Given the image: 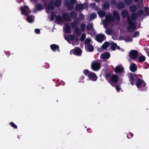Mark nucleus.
Here are the masks:
<instances>
[{"label": "nucleus", "mask_w": 149, "mask_h": 149, "mask_svg": "<svg viewBox=\"0 0 149 149\" xmlns=\"http://www.w3.org/2000/svg\"><path fill=\"white\" fill-rule=\"evenodd\" d=\"M114 19V18L110 14L107 15L105 17V19L102 21L104 28H106V25L113 21Z\"/></svg>", "instance_id": "obj_1"}, {"label": "nucleus", "mask_w": 149, "mask_h": 149, "mask_svg": "<svg viewBox=\"0 0 149 149\" xmlns=\"http://www.w3.org/2000/svg\"><path fill=\"white\" fill-rule=\"evenodd\" d=\"M128 21L129 24V25L127 27V30L132 32L134 31L136 29V26L134 23L132 22L130 17H128Z\"/></svg>", "instance_id": "obj_2"}, {"label": "nucleus", "mask_w": 149, "mask_h": 149, "mask_svg": "<svg viewBox=\"0 0 149 149\" xmlns=\"http://www.w3.org/2000/svg\"><path fill=\"white\" fill-rule=\"evenodd\" d=\"M82 51L81 49L79 47H76L70 51L71 54H73L77 56H80L81 55Z\"/></svg>", "instance_id": "obj_3"}, {"label": "nucleus", "mask_w": 149, "mask_h": 149, "mask_svg": "<svg viewBox=\"0 0 149 149\" xmlns=\"http://www.w3.org/2000/svg\"><path fill=\"white\" fill-rule=\"evenodd\" d=\"M129 56L132 59L136 61L138 57V52L135 50H132L129 53Z\"/></svg>", "instance_id": "obj_4"}, {"label": "nucleus", "mask_w": 149, "mask_h": 149, "mask_svg": "<svg viewBox=\"0 0 149 149\" xmlns=\"http://www.w3.org/2000/svg\"><path fill=\"white\" fill-rule=\"evenodd\" d=\"M22 14L25 15H27L30 14L31 11L30 10L29 7L26 6L21 7L20 8Z\"/></svg>", "instance_id": "obj_5"}, {"label": "nucleus", "mask_w": 149, "mask_h": 149, "mask_svg": "<svg viewBox=\"0 0 149 149\" xmlns=\"http://www.w3.org/2000/svg\"><path fill=\"white\" fill-rule=\"evenodd\" d=\"M100 64L98 62L94 61L91 64V68L94 71H97L100 68Z\"/></svg>", "instance_id": "obj_6"}, {"label": "nucleus", "mask_w": 149, "mask_h": 149, "mask_svg": "<svg viewBox=\"0 0 149 149\" xmlns=\"http://www.w3.org/2000/svg\"><path fill=\"white\" fill-rule=\"evenodd\" d=\"M79 24V21L77 18L75 19L73 22L71 23V25L72 27L74 29L78 28V25Z\"/></svg>", "instance_id": "obj_7"}, {"label": "nucleus", "mask_w": 149, "mask_h": 149, "mask_svg": "<svg viewBox=\"0 0 149 149\" xmlns=\"http://www.w3.org/2000/svg\"><path fill=\"white\" fill-rule=\"evenodd\" d=\"M146 84L145 82L140 79H139L137 81V82L136 84V85L137 87L139 88L141 87H143L146 86Z\"/></svg>", "instance_id": "obj_8"}, {"label": "nucleus", "mask_w": 149, "mask_h": 149, "mask_svg": "<svg viewBox=\"0 0 149 149\" xmlns=\"http://www.w3.org/2000/svg\"><path fill=\"white\" fill-rule=\"evenodd\" d=\"M88 77L89 79L92 81H96L97 79V77L95 74L91 72L88 74Z\"/></svg>", "instance_id": "obj_9"}, {"label": "nucleus", "mask_w": 149, "mask_h": 149, "mask_svg": "<svg viewBox=\"0 0 149 149\" xmlns=\"http://www.w3.org/2000/svg\"><path fill=\"white\" fill-rule=\"evenodd\" d=\"M47 8L50 10H52L54 9V1L52 0L49 2L47 6Z\"/></svg>", "instance_id": "obj_10"}, {"label": "nucleus", "mask_w": 149, "mask_h": 149, "mask_svg": "<svg viewBox=\"0 0 149 149\" xmlns=\"http://www.w3.org/2000/svg\"><path fill=\"white\" fill-rule=\"evenodd\" d=\"M105 38V36L102 34H99L96 36V40L99 42H101Z\"/></svg>", "instance_id": "obj_11"}, {"label": "nucleus", "mask_w": 149, "mask_h": 149, "mask_svg": "<svg viewBox=\"0 0 149 149\" xmlns=\"http://www.w3.org/2000/svg\"><path fill=\"white\" fill-rule=\"evenodd\" d=\"M50 47L52 50L54 52H55L57 50L58 52L60 51L59 46L56 44H52L50 45Z\"/></svg>", "instance_id": "obj_12"}, {"label": "nucleus", "mask_w": 149, "mask_h": 149, "mask_svg": "<svg viewBox=\"0 0 149 149\" xmlns=\"http://www.w3.org/2000/svg\"><path fill=\"white\" fill-rule=\"evenodd\" d=\"M65 5L68 7V9L70 10H72L73 8V5L70 4L68 1H65Z\"/></svg>", "instance_id": "obj_13"}, {"label": "nucleus", "mask_w": 149, "mask_h": 149, "mask_svg": "<svg viewBox=\"0 0 149 149\" xmlns=\"http://www.w3.org/2000/svg\"><path fill=\"white\" fill-rule=\"evenodd\" d=\"M62 17L65 20L70 21L71 20V18L68 14L66 13L63 14Z\"/></svg>", "instance_id": "obj_14"}, {"label": "nucleus", "mask_w": 149, "mask_h": 149, "mask_svg": "<svg viewBox=\"0 0 149 149\" xmlns=\"http://www.w3.org/2000/svg\"><path fill=\"white\" fill-rule=\"evenodd\" d=\"M110 57V54L109 52H105L101 54V57L103 59L108 58Z\"/></svg>", "instance_id": "obj_15"}, {"label": "nucleus", "mask_w": 149, "mask_h": 149, "mask_svg": "<svg viewBox=\"0 0 149 149\" xmlns=\"http://www.w3.org/2000/svg\"><path fill=\"white\" fill-rule=\"evenodd\" d=\"M124 69L123 66L120 65L116 66L115 69L116 72H120L122 71Z\"/></svg>", "instance_id": "obj_16"}, {"label": "nucleus", "mask_w": 149, "mask_h": 149, "mask_svg": "<svg viewBox=\"0 0 149 149\" xmlns=\"http://www.w3.org/2000/svg\"><path fill=\"white\" fill-rule=\"evenodd\" d=\"M92 24L91 23H89L88 24L87 29L88 30L92 32L91 34H93L95 33L94 29L92 27Z\"/></svg>", "instance_id": "obj_17"}, {"label": "nucleus", "mask_w": 149, "mask_h": 149, "mask_svg": "<svg viewBox=\"0 0 149 149\" xmlns=\"http://www.w3.org/2000/svg\"><path fill=\"white\" fill-rule=\"evenodd\" d=\"M110 44L111 45V48L113 50H115L116 49V47L118 49H120V47L117 46L116 43H114L112 42H110Z\"/></svg>", "instance_id": "obj_18"}, {"label": "nucleus", "mask_w": 149, "mask_h": 149, "mask_svg": "<svg viewBox=\"0 0 149 149\" xmlns=\"http://www.w3.org/2000/svg\"><path fill=\"white\" fill-rule=\"evenodd\" d=\"M130 68L131 71H135L137 70L136 66L135 63H132L130 65Z\"/></svg>", "instance_id": "obj_19"}, {"label": "nucleus", "mask_w": 149, "mask_h": 149, "mask_svg": "<svg viewBox=\"0 0 149 149\" xmlns=\"http://www.w3.org/2000/svg\"><path fill=\"white\" fill-rule=\"evenodd\" d=\"M65 31L68 33H70L71 32V30L69 25L66 24L65 26Z\"/></svg>", "instance_id": "obj_20"}, {"label": "nucleus", "mask_w": 149, "mask_h": 149, "mask_svg": "<svg viewBox=\"0 0 149 149\" xmlns=\"http://www.w3.org/2000/svg\"><path fill=\"white\" fill-rule=\"evenodd\" d=\"M36 9L38 11H40L44 9L42 5L40 3H38L35 6Z\"/></svg>", "instance_id": "obj_21"}, {"label": "nucleus", "mask_w": 149, "mask_h": 149, "mask_svg": "<svg viewBox=\"0 0 149 149\" xmlns=\"http://www.w3.org/2000/svg\"><path fill=\"white\" fill-rule=\"evenodd\" d=\"M118 77L116 75L113 74L111 76V79L114 83H116L118 81Z\"/></svg>", "instance_id": "obj_22"}, {"label": "nucleus", "mask_w": 149, "mask_h": 149, "mask_svg": "<svg viewBox=\"0 0 149 149\" xmlns=\"http://www.w3.org/2000/svg\"><path fill=\"white\" fill-rule=\"evenodd\" d=\"M84 3L76 5L75 7V9L76 11L80 10L84 6Z\"/></svg>", "instance_id": "obj_23"}, {"label": "nucleus", "mask_w": 149, "mask_h": 149, "mask_svg": "<svg viewBox=\"0 0 149 149\" xmlns=\"http://www.w3.org/2000/svg\"><path fill=\"white\" fill-rule=\"evenodd\" d=\"M33 17V16L32 15H27L26 18L27 21L30 23L33 22L34 21Z\"/></svg>", "instance_id": "obj_24"}, {"label": "nucleus", "mask_w": 149, "mask_h": 149, "mask_svg": "<svg viewBox=\"0 0 149 149\" xmlns=\"http://www.w3.org/2000/svg\"><path fill=\"white\" fill-rule=\"evenodd\" d=\"M61 0H56L54 3L55 6L57 8L59 7L61 5Z\"/></svg>", "instance_id": "obj_25"}, {"label": "nucleus", "mask_w": 149, "mask_h": 149, "mask_svg": "<svg viewBox=\"0 0 149 149\" xmlns=\"http://www.w3.org/2000/svg\"><path fill=\"white\" fill-rule=\"evenodd\" d=\"M86 47V49L88 50L89 52L93 51L94 49L93 46L91 44L87 45Z\"/></svg>", "instance_id": "obj_26"}, {"label": "nucleus", "mask_w": 149, "mask_h": 149, "mask_svg": "<svg viewBox=\"0 0 149 149\" xmlns=\"http://www.w3.org/2000/svg\"><path fill=\"white\" fill-rule=\"evenodd\" d=\"M113 15L114 18H116L117 20H119L120 19V17L118 13L116 11H114L113 13Z\"/></svg>", "instance_id": "obj_27"}, {"label": "nucleus", "mask_w": 149, "mask_h": 149, "mask_svg": "<svg viewBox=\"0 0 149 149\" xmlns=\"http://www.w3.org/2000/svg\"><path fill=\"white\" fill-rule=\"evenodd\" d=\"M121 15L123 17H126L128 15V11L126 10H123L121 12Z\"/></svg>", "instance_id": "obj_28"}, {"label": "nucleus", "mask_w": 149, "mask_h": 149, "mask_svg": "<svg viewBox=\"0 0 149 149\" xmlns=\"http://www.w3.org/2000/svg\"><path fill=\"white\" fill-rule=\"evenodd\" d=\"M98 13L99 17L100 18L103 17L105 14L104 12L102 10L99 11Z\"/></svg>", "instance_id": "obj_29"}, {"label": "nucleus", "mask_w": 149, "mask_h": 149, "mask_svg": "<svg viewBox=\"0 0 149 149\" xmlns=\"http://www.w3.org/2000/svg\"><path fill=\"white\" fill-rule=\"evenodd\" d=\"M110 44V42H105L102 46V49H106Z\"/></svg>", "instance_id": "obj_30"}, {"label": "nucleus", "mask_w": 149, "mask_h": 149, "mask_svg": "<svg viewBox=\"0 0 149 149\" xmlns=\"http://www.w3.org/2000/svg\"><path fill=\"white\" fill-rule=\"evenodd\" d=\"M74 38L75 36L73 35H70L68 36V38L66 39L65 38V39L69 42V39H70L71 41H72L74 40Z\"/></svg>", "instance_id": "obj_31"}, {"label": "nucleus", "mask_w": 149, "mask_h": 149, "mask_svg": "<svg viewBox=\"0 0 149 149\" xmlns=\"http://www.w3.org/2000/svg\"><path fill=\"white\" fill-rule=\"evenodd\" d=\"M75 32L77 35L80 36L81 34V30L78 28L75 29Z\"/></svg>", "instance_id": "obj_32"}, {"label": "nucleus", "mask_w": 149, "mask_h": 149, "mask_svg": "<svg viewBox=\"0 0 149 149\" xmlns=\"http://www.w3.org/2000/svg\"><path fill=\"white\" fill-rule=\"evenodd\" d=\"M55 20L60 22H62L63 21V19L59 15H57L56 16Z\"/></svg>", "instance_id": "obj_33"}, {"label": "nucleus", "mask_w": 149, "mask_h": 149, "mask_svg": "<svg viewBox=\"0 0 149 149\" xmlns=\"http://www.w3.org/2000/svg\"><path fill=\"white\" fill-rule=\"evenodd\" d=\"M146 59V57L143 56H140L138 58V61L141 62L144 61Z\"/></svg>", "instance_id": "obj_34"}, {"label": "nucleus", "mask_w": 149, "mask_h": 149, "mask_svg": "<svg viewBox=\"0 0 149 149\" xmlns=\"http://www.w3.org/2000/svg\"><path fill=\"white\" fill-rule=\"evenodd\" d=\"M124 40L126 42H131L132 40V39L129 36L125 37Z\"/></svg>", "instance_id": "obj_35"}, {"label": "nucleus", "mask_w": 149, "mask_h": 149, "mask_svg": "<svg viewBox=\"0 0 149 149\" xmlns=\"http://www.w3.org/2000/svg\"><path fill=\"white\" fill-rule=\"evenodd\" d=\"M130 9L132 12L136 10V7L134 5H131L130 7Z\"/></svg>", "instance_id": "obj_36"}, {"label": "nucleus", "mask_w": 149, "mask_h": 149, "mask_svg": "<svg viewBox=\"0 0 149 149\" xmlns=\"http://www.w3.org/2000/svg\"><path fill=\"white\" fill-rule=\"evenodd\" d=\"M70 16L72 18L76 17H77V15L76 13L74 11H72L70 12Z\"/></svg>", "instance_id": "obj_37"}, {"label": "nucleus", "mask_w": 149, "mask_h": 149, "mask_svg": "<svg viewBox=\"0 0 149 149\" xmlns=\"http://www.w3.org/2000/svg\"><path fill=\"white\" fill-rule=\"evenodd\" d=\"M135 79V78L133 77L132 76H131L130 79V81L131 83V84L132 85L134 84V80Z\"/></svg>", "instance_id": "obj_38"}, {"label": "nucleus", "mask_w": 149, "mask_h": 149, "mask_svg": "<svg viewBox=\"0 0 149 149\" xmlns=\"http://www.w3.org/2000/svg\"><path fill=\"white\" fill-rule=\"evenodd\" d=\"M56 15L55 13L54 12H52L51 13V17H50V20L51 21H53L55 17H56Z\"/></svg>", "instance_id": "obj_39"}, {"label": "nucleus", "mask_w": 149, "mask_h": 149, "mask_svg": "<svg viewBox=\"0 0 149 149\" xmlns=\"http://www.w3.org/2000/svg\"><path fill=\"white\" fill-rule=\"evenodd\" d=\"M125 4L123 3H120L118 4V9H121L124 7Z\"/></svg>", "instance_id": "obj_40"}, {"label": "nucleus", "mask_w": 149, "mask_h": 149, "mask_svg": "<svg viewBox=\"0 0 149 149\" xmlns=\"http://www.w3.org/2000/svg\"><path fill=\"white\" fill-rule=\"evenodd\" d=\"M97 15L95 13H93L92 14L90 17V19L91 20L94 19L97 17Z\"/></svg>", "instance_id": "obj_41"}, {"label": "nucleus", "mask_w": 149, "mask_h": 149, "mask_svg": "<svg viewBox=\"0 0 149 149\" xmlns=\"http://www.w3.org/2000/svg\"><path fill=\"white\" fill-rule=\"evenodd\" d=\"M105 32L107 34L109 35L112 33V31L111 29H109L106 30Z\"/></svg>", "instance_id": "obj_42"}, {"label": "nucleus", "mask_w": 149, "mask_h": 149, "mask_svg": "<svg viewBox=\"0 0 149 149\" xmlns=\"http://www.w3.org/2000/svg\"><path fill=\"white\" fill-rule=\"evenodd\" d=\"M10 125L13 127L17 129V125L15 124L13 122H11L10 123Z\"/></svg>", "instance_id": "obj_43"}, {"label": "nucleus", "mask_w": 149, "mask_h": 149, "mask_svg": "<svg viewBox=\"0 0 149 149\" xmlns=\"http://www.w3.org/2000/svg\"><path fill=\"white\" fill-rule=\"evenodd\" d=\"M91 42V40L89 38H86L84 41V42L85 44L87 45H88Z\"/></svg>", "instance_id": "obj_44"}, {"label": "nucleus", "mask_w": 149, "mask_h": 149, "mask_svg": "<svg viewBox=\"0 0 149 149\" xmlns=\"http://www.w3.org/2000/svg\"><path fill=\"white\" fill-rule=\"evenodd\" d=\"M137 17L135 13H133L132 15V19L133 20H134Z\"/></svg>", "instance_id": "obj_45"}, {"label": "nucleus", "mask_w": 149, "mask_h": 149, "mask_svg": "<svg viewBox=\"0 0 149 149\" xmlns=\"http://www.w3.org/2000/svg\"><path fill=\"white\" fill-rule=\"evenodd\" d=\"M92 72H89L88 70L86 69L84 70V74L88 77V74Z\"/></svg>", "instance_id": "obj_46"}, {"label": "nucleus", "mask_w": 149, "mask_h": 149, "mask_svg": "<svg viewBox=\"0 0 149 149\" xmlns=\"http://www.w3.org/2000/svg\"><path fill=\"white\" fill-rule=\"evenodd\" d=\"M79 82L83 83L84 82V76H81L80 78L79 81Z\"/></svg>", "instance_id": "obj_47"}, {"label": "nucleus", "mask_w": 149, "mask_h": 149, "mask_svg": "<svg viewBox=\"0 0 149 149\" xmlns=\"http://www.w3.org/2000/svg\"><path fill=\"white\" fill-rule=\"evenodd\" d=\"M125 2L126 4H129L132 3V0H125Z\"/></svg>", "instance_id": "obj_48"}, {"label": "nucleus", "mask_w": 149, "mask_h": 149, "mask_svg": "<svg viewBox=\"0 0 149 149\" xmlns=\"http://www.w3.org/2000/svg\"><path fill=\"white\" fill-rule=\"evenodd\" d=\"M40 32V30L38 29H35V32L36 34H39Z\"/></svg>", "instance_id": "obj_49"}, {"label": "nucleus", "mask_w": 149, "mask_h": 149, "mask_svg": "<svg viewBox=\"0 0 149 149\" xmlns=\"http://www.w3.org/2000/svg\"><path fill=\"white\" fill-rule=\"evenodd\" d=\"M81 27L82 32H84V23H82L81 24Z\"/></svg>", "instance_id": "obj_50"}, {"label": "nucleus", "mask_w": 149, "mask_h": 149, "mask_svg": "<svg viewBox=\"0 0 149 149\" xmlns=\"http://www.w3.org/2000/svg\"><path fill=\"white\" fill-rule=\"evenodd\" d=\"M80 39L81 41H84V33H82L81 37Z\"/></svg>", "instance_id": "obj_51"}, {"label": "nucleus", "mask_w": 149, "mask_h": 149, "mask_svg": "<svg viewBox=\"0 0 149 149\" xmlns=\"http://www.w3.org/2000/svg\"><path fill=\"white\" fill-rule=\"evenodd\" d=\"M75 2V0H70V3L73 5Z\"/></svg>", "instance_id": "obj_52"}, {"label": "nucleus", "mask_w": 149, "mask_h": 149, "mask_svg": "<svg viewBox=\"0 0 149 149\" xmlns=\"http://www.w3.org/2000/svg\"><path fill=\"white\" fill-rule=\"evenodd\" d=\"M109 4L108 3H106L104 4L103 6V8L104 9H106L109 7Z\"/></svg>", "instance_id": "obj_53"}, {"label": "nucleus", "mask_w": 149, "mask_h": 149, "mask_svg": "<svg viewBox=\"0 0 149 149\" xmlns=\"http://www.w3.org/2000/svg\"><path fill=\"white\" fill-rule=\"evenodd\" d=\"M145 11L146 12V13L148 14V15H149V8H145Z\"/></svg>", "instance_id": "obj_54"}, {"label": "nucleus", "mask_w": 149, "mask_h": 149, "mask_svg": "<svg viewBox=\"0 0 149 149\" xmlns=\"http://www.w3.org/2000/svg\"><path fill=\"white\" fill-rule=\"evenodd\" d=\"M139 33L137 31L134 34L133 36L134 37H135L136 36H137L139 35Z\"/></svg>", "instance_id": "obj_55"}, {"label": "nucleus", "mask_w": 149, "mask_h": 149, "mask_svg": "<svg viewBox=\"0 0 149 149\" xmlns=\"http://www.w3.org/2000/svg\"><path fill=\"white\" fill-rule=\"evenodd\" d=\"M74 40H75V41L76 42H78L79 41V39L78 37L76 36H75Z\"/></svg>", "instance_id": "obj_56"}, {"label": "nucleus", "mask_w": 149, "mask_h": 149, "mask_svg": "<svg viewBox=\"0 0 149 149\" xmlns=\"http://www.w3.org/2000/svg\"><path fill=\"white\" fill-rule=\"evenodd\" d=\"M143 13V11L142 10H140L139 12V14L138 15H141Z\"/></svg>", "instance_id": "obj_57"}, {"label": "nucleus", "mask_w": 149, "mask_h": 149, "mask_svg": "<svg viewBox=\"0 0 149 149\" xmlns=\"http://www.w3.org/2000/svg\"><path fill=\"white\" fill-rule=\"evenodd\" d=\"M116 90H117V91L118 92H119L120 91V88L118 86H116Z\"/></svg>", "instance_id": "obj_58"}, {"label": "nucleus", "mask_w": 149, "mask_h": 149, "mask_svg": "<svg viewBox=\"0 0 149 149\" xmlns=\"http://www.w3.org/2000/svg\"><path fill=\"white\" fill-rule=\"evenodd\" d=\"M102 49H102L99 48L97 50L98 52H101L102 51V50H101Z\"/></svg>", "instance_id": "obj_59"}, {"label": "nucleus", "mask_w": 149, "mask_h": 149, "mask_svg": "<svg viewBox=\"0 0 149 149\" xmlns=\"http://www.w3.org/2000/svg\"><path fill=\"white\" fill-rule=\"evenodd\" d=\"M49 65H48V64H47V65L45 67L46 68H49Z\"/></svg>", "instance_id": "obj_60"}, {"label": "nucleus", "mask_w": 149, "mask_h": 149, "mask_svg": "<svg viewBox=\"0 0 149 149\" xmlns=\"http://www.w3.org/2000/svg\"><path fill=\"white\" fill-rule=\"evenodd\" d=\"M6 54L7 55H8L9 54V53L8 52H6Z\"/></svg>", "instance_id": "obj_61"}, {"label": "nucleus", "mask_w": 149, "mask_h": 149, "mask_svg": "<svg viewBox=\"0 0 149 149\" xmlns=\"http://www.w3.org/2000/svg\"><path fill=\"white\" fill-rule=\"evenodd\" d=\"M2 74L1 73H0V77H2Z\"/></svg>", "instance_id": "obj_62"}, {"label": "nucleus", "mask_w": 149, "mask_h": 149, "mask_svg": "<svg viewBox=\"0 0 149 149\" xmlns=\"http://www.w3.org/2000/svg\"><path fill=\"white\" fill-rule=\"evenodd\" d=\"M95 1H97V2H98V1H99V0H95Z\"/></svg>", "instance_id": "obj_63"}, {"label": "nucleus", "mask_w": 149, "mask_h": 149, "mask_svg": "<svg viewBox=\"0 0 149 149\" xmlns=\"http://www.w3.org/2000/svg\"><path fill=\"white\" fill-rule=\"evenodd\" d=\"M134 0L135 1H138L139 0Z\"/></svg>", "instance_id": "obj_64"}]
</instances>
